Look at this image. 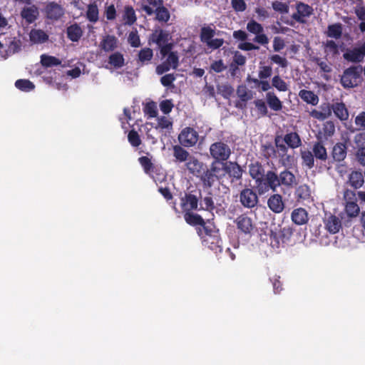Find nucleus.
Instances as JSON below:
<instances>
[{
  "label": "nucleus",
  "mask_w": 365,
  "mask_h": 365,
  "mask_svg": "<svg viewBox=\"0 0 365 365\" xmlns=\"http://www.w3.org/2000/svg\"><path fill=\"white\" fill-rule=\"evenodd\" d=\"M249 172L255 180L256 189L259 195H263L269 190L276 192L279 187L292 189L297 185L295 175L288 169H284L279 174L274 170H268L265 173L263 165L257 162L250 165Z\"/></svg>",
  "instance_id": "f257e3e1"
},
{
  "label": "nucleus",
  "mask_w": 365,
  "mask_h": 365,
  "mask_svg": "<svg viewBox=\"0 0 365 365\" xmlns=\"http://www.w3.org/2000/svg\"><path fill=\"white\" fill-rule=\"evenodd\" d=\"M294 230L290 226L280 228L278 231L271 230L269 235L270 245L274 249H279L280 247L292 246L296 244V239L294 236Z\"/></svg>",
  "instance_id": "f03ea898"
},
{
  "label": "nucleus",
  "mask_w": 365,
  "mask_h": 365,
  "mask_svg": "<svg viewBox=\"0 0 365 365\" xmlns=\"http://www.w3.org/2000/svg\"><path fill=\"white\" fill-rule=\"evenodd\" d=\"M138 162L144 173L151 178L155 182H163L166 178V175L161 165H155L151 159L147 156H141L138 158Z\"/></svg>",
  "instance_id": "7ed1b4c3"
},
{
  "label": "nucleus",
  "mask_w": 365,
  "mask_h": 365,
  "mask_svg": "<svg viewBox=\"0 0 365 365\" xmlns=\"http://www.w3.org/2000/svg\"><path fill=\"white\" fill-rule=\"evenodd\" d=\"M362 68L360 66H352L343 72L340 83L344 88H352L358 86L362 81Z\"/></svg>",
  "instance_id": "20e7f679"
},
{
  "label": "nucleus",
  "mask_w": 365,
  "mask_h": 365,
  "mask_svg": "<svg viewBox=\"0 0 365 365\" xmlns=\"http://www.w3.org/2000/svg\"><path fill=\"white\" fill-rule=\"evenodd\" d=\"M209 152L215 162H227L232 154V150L227 142L219 140L210 145Z\"/></svg>",
  "instance_id": "39448f33"
},
{
  "label": "nucleus",
  "mask_w": 365,
  "mask_h": 365,
  "mask_svg": "<svg viewBox=\"0 0 365 365\" xmlns=\"http://www.w3.org/2000/svg\"><path fill=\"white\" fill-rule=\"evenodd\" d=\"M202 199L200 190H194L185 192L180 198V206L182 212L200 211V200Z\"/></svg>",
  "instance_id": "423d86ee"
},
{
  "label": "nucleus",
  "mask_w": 365,
  "mask_h": 365,
  "mask_svg": "<svg viewBox=\"0 0 365 365\" xmlns=\"http://www.w3.org/2000/svg\"><path fill=\"white\" fill-rule=\"evenodd\" d=\"M344 200V212L349 218L356 217L360 213V207L357 204L356 193L354 190L345 189L343 193Z\"/></svg>",
  "instance_id": "0eeeda50"
},
{
  "label": "nucleus",
  "mask_w": 365,
  "mask_h": 365,
  "mask_svg": "<svg viewBox=\"0 0 365 365\" xmlns=\"http://www.w3.org/2000/svg\"><path fill=\"white\" fill-rule=\"evenodd\" d=\"M223 169L232 185L242 184L244 170L236 161L223 163Z\"/></svg>",
  "instance_id": "6e6552de"
},
{
  "label": "nucleus",
  "mask_w": 365,
  "mask_h": 365,
  "mask_svg": "<svg viewBox=\"0 0 365 365\" xmlns=\"http://www.w3.org/2000/svg\"><path fill=\"white\" fill-rule=\"evenodd\" d=\"M178 138L182 146L190 148L197 144L199 140V135L194 128L185 127L181 130Z\"/></svg>",
  "instance_id": "1a4fd4ad"
},
{
  "label": "nucleus",
  "mask_w": 365,
  "mask_h": 365,
  "mask_svg": "<svg viewBox=\"0 0 365 365\" xmlns=\"http://www.w3.org/2000/svg\"><path fill=\"white\" fill-rule=\"evenodd\" d=\"M237 230L244 235H251L256 230V225L247 214L239 215L234 221Z\"/></svg>",
  "instance_id": "9d476101"
},
{
  "label": "nucleus",
  "mask_w": 365,
  "mask_h": 365,
  "mask_svg": "<svg viewBox=\"0 0 365 365\" xmlns=\"http://www.w3.org/2000/svg\"><path fill=\"white\" fill-rule=\"evenodd\" d=\"M240 201L245 207L251 209L257 205L259 199L252 189L245 188L240 192Z\"/></svg>",
  "instance_id": "9b49d317"
},
{
  "label": "nucleus",
  "mask_w": 365,
  "mask_h": 365,
  "mask_svg": "<svg viewBox=\"0 0 365 365\" xmlns=\"http://www.w3.org/2000/svg\"><path fill=\"white\" fill-rule=\"evenodd\" d=\"M183 217L186 223L191 226H202L205 232L210 235V230L205 226V222L201 215L193 212V211H186L183 212Z\"/></svg>",
  "instance_id": "f8f14e48"
},
{
  "label": "nucleus",
  "mask_w": 365,
  "mask_h": 365,
  "mask_svg": "<svg viewBox=\"0 0 365 365\" xmlns=\"http://www.w3.org/2000/svg\"><path fill=\"white\" fill-rule=\"evenodd\" d=\"M332 108V104L329 103H323L319 106V110L313 109L309 113V115L312 118L319 120H324L331 115Z\"/></svg>",
  "instance_id": "ddd939ff"
},
{
  "label": "nucleus",
  "mask_w": 365,
  "mask_h": 365,
  "mask_svg": "<svg viewBox=\"0 0 365 365\" xmlns=\"http://www.w3.org/2000/svg\"><path fill=\"white\" fill-rule=\"evenodd\" d=\"M268 207L274 213H281L284 209V202L280 194L271 195L267 200Z\"/></svg>",
  "instance_id": "4468645a"
},
{
  "label": "nucleus",
  "mask_w": 365,
  "mask_h": 365,
  "mask_svg": "<svg viewBox=\"0 0 365 365\" xmlns=\"http://www.w3.org/2000/svg\"><path fill=\"white\" fill-rule=\"evenodd\" d=\"M237 95L240 101L236 103L235 106L238 108H243L246 106V103L251 100L253 97L252 92L245 85H240L237 88Z\"/></svg>",
  "instance_id": "2eb2a0df"
},
{
  "label": "nucleus",
  "mask_w": 365,
  "mask_h": 365,
  "mask_svg": "<svg viewBox=\"0 0 365 365\" xmlns=\"http://www.w3.org/2000/svg\"><path fill=\"white\" fill-rule=\"evenodd\" d=\"M297 13L294 14L292 17L298 22L303 23V18L308 17L312 14L313 9L304 3H299L296 6Z\"/></svg>",
  "instance_id": "dca6fc26"
},
{
  "label": "nucleus",
  "mask_w": 365,
  "mask_h": 365,
  "mask_svg": "<svg viewBox=\"0 0 365 365\" xmlns=\"http://www.w3.org/2000/svg\"><path fill=\"white\" fill-rule=\"evenodd\" d=\"M291 218L292 222L297 225H305L309 221L308 212L302 207L294 209Z\"/></svg>",
  "instance_id": "f3484780"
},
{
  "label": "nucleus",
  "mask_w": 365,
  "mask_h": 365,
  "mask_svg": "<svg viewBox=\"0 0 365 365\" xmlns=\"http://www.w3.org/2000/svg\"><path fill=\"white\" fill-rule=\"evenodd\" d=\"M346 183L355 190L359 189L364 183V175L361 172L352 171L349 175Z\"/></svg>",
  "instance_id": "a211bd4d"
},
{
  "label": "nucleus",
  "mask_w": 365,
  "mask_h": 365,
  "mask_svg": "<svg viewBox=\"0 0 365 365\" xmlns=\"http://www.w3.org/2000/svg\"><path fill=\"white\" fill-rule=\"evenodd\" d=\"M326 229L332 234L337 233L341 227V220L338 217L330 215L324 220Z\"/></svg>",
  "instance_id": "6ab92c4d"
},
{
  "label": "nucleus",
  "mask_w": 365,
  "mask_h": 365,
  "mask_svg": "<svg viewBox=\"0 0 365 365\" xmlns=\"http://www.w3.org/2000/svg\"><path fill=\"white\" fill-rule=\"evenodd\" d=\"M332 112L334 115L341 121L347 120L349 118V111L346 105L343 102H336L332 103Z\"/></svg>",
  "instance_id": "aec40b11"
},
{
  "label": "nucleus",
  "mask_w": 365,
  "mask_h": 365,
  "mask_svg": "<svg viewBox=\"0 0 365 365\" xmlns=\"http://www.w3.org/2000/svg\"><path fill=\"white\" fill-rule=\"evenodd\" d=\"M46 14L48 19L57 21L63 14V10L61 6L52 2L47 5Z\"/></svg>",
  "instance_id": "412c9836"
},
{
  "label": "nucleus",
  "mask_w": 365,
  "mask_h": 365,
  "mask_svg": "<svg viewBox=\"0 0 365 365\" xmlns=\"http://www.w3.org/2000/svg\"><path fill=\"white\" fill-rule=\"evenodd\" d=\"M200 180L207 187H211L216 181H218L217 175H215L211 169L207 168L206 165L200 173Z\"/></svg>",
  "instance_id": "4be33fe9"
},
{
  "label": "nucleus",
  "mask_w": 365,
  "mask_h": 365,
  "mask_svg": "<svg viewBox=\"0 0 365 365\" xmlns=\"http://www.w3.org/2000/svg\"><path fill=\"white\" fill-rule=\"evenodd\" d=\"M347 148L344 143H338L332 149L331 156L334 161L341 162L344 160L346 157Z\"/></svg>",
  "instance_id": "5701e85b"
},
{
  "label": "nucleus",
  "mask_w": 365,
  "mask_h": 365,
  "mask_svg": "<svg viewBox=\"0 0 365 365\" xmlns=\"http://www.w3.org/2000/svg\"><path fill=\"white\" fill-rule=\"evenodd\" d=\"M266 101L271 110L278 112L282 109V103L274 92L266 93Z\"/></svg>",
  "instance_id": "b1692460"
},
{
  "label": "nucleus",
  "mask_w": 365,
  "mask_h": 365,
  "mask_svg": "<svg viewBox=\"0 0 365 365\" xmlns=\"http://www.w3.org/2000/svg\"><path fill=\"white\" fill-rule=\"evenodd\" d=\"M187 160L188 162L186 163V165L190 173L196 175H200L203 168L205 167V165L198 159L192 156H190Z\"/></svg>",
  "instance_id": "393cba45"
},
{
  "label": "nucleus",
  "mask_w": 365,
  "mask_h": 365,
  "mask_svg": "<svg viewBox=\"0 0 365 365\" xmlns=\"http://www.w3.org/2000/svg\"><path fill=\"white\" fill-rule=\"evenodd\" d=\"M173 157L175 159V162L184 163L187 161L190 158V153L180 145H175L173 147Z\"/></svg>",
  "instance_id": "a878e982"
},
{
  "label": "nucleus",
  "mask_w": 365,
  "mask_h": 365,
  "mask_svg": "<svg viewBox=\"0 0 365 365\" xmlns=\"http://www.w3.org/2000/svg\"><path fill=\"white\" fill-rule=\"evenodd\" d=\"M282 140L292 149L299 147L302 144L301 138L296 132L287 133Z\"/></svg>",
  "instance_id": "bb28decb"
},
{
  "label": "nucleus",
  "mask_w": 365,
  "mask_h": 365,
  "mask_svg": "<svg viewBox=\"0 0 365 365\" xmlns=\"http://www.w3.org/2000/svg\"><path fill=\"white\" fill-rule=\"evenodd\" d=\"M300 98L308 104L316 106L319 103V97L314 91L302 89L299 92Z\"/></svg>",
  "instance_id": "cd10ccee"
},
{
  "label": "nucleus",
  "mask_w": 365,
  "mask_h": 365,
  "mask_svg": "<svg viewBox=\"0 0 365 365\" xmlns=\"http://www.w3.org/2000/svg\"><path fill=\"white\" fill-rule=\"evenodd\" d=\"M38 16V8L33 5L29 7H25L21 11V16L28 23H32L36 20Z\"/></svg>",
  "instance_id": "c85d7f7f"
},
{
  "label": "nucleus",
  "mask_w": 365,
  "mask_h": 365,
  "mask_svg": "<svg viewBox=\"0 0 365 365\" xmlns=\"http://www.w3.org/2000/svg\"><path fill=\"white\" fill-rule=\"evenodd\" d=\"M100 46L106 51H113L117 47V38L114 36L107 35L101 42Z\"/></svg>",
  "instance_id": "c756f323"
},
{
  "label": "nucleus",
  "mask_w": 365,
  "mask_h": 365,
  "mask_svg": "<svg viewBox=\"0 0 365 365\" xmlns=\"http://www.w3.org/2000/svg\"><path fill=\"white\" fill-rule=\"evenodd\" d=\"M83 35V31L78 24H71L67 28V36L73 41H78Z\"/></svg>",
  "instance_id": "7c9ffc66"
},
{
  "label": "nucleus",
  "mask_w": 365,
  "mask_h": 365,
  "mask_svg": "<svg viewBox=\"0 0 365 365\" xmlns=\"http://www.w3.org/2000/svg\"><path fill=\"white\" fill-rule=\"evenodd\" d=\"M312 153L317 160L325 161L327 159V149L321 142H317L314 144Z\"/></svg>",
  "instance_id": "2f4dec72"
},
{
  "label": "nucleus",
  "mask_w": 365,
  "mask_h": 365,
  "mask_svg": "<svg viewBox=\"0 0 365 365\" xmlns=\"http://www.w3.org/2000/svg\"><path fill=\"white\" fill-rule=\"evenodd\" d=\"M200 201V211L205 210L212 212L215 209L214 200L212 199V194L209 192L205 197Z\"/></svg>",
  "instance_id": "473e14b6"
},
{
  "label": "nucleus",
  "mask_w": 365,
  "mask_h": 365,
  "mask_svg": "<svg viewBox=\"0 0 365 365\" xmlns=\"http://www.w3.org/2000/svg\"><path fill=\"white\" fill-rule=\"evenodd\" d=\"M261 153L266 159L274 158L277 157L275 145H273L271 142H266L262 145Z\"/></svg>",
  "instance_id": "72a5a7b5"
},
{
  "label": "nucleus",
  "mask_w": 365,
  "mask_h": 365,
  "mask_svg": "<svg viewBox=\"0 0 365 365\" xmlns=\"http://www.w3.org/2000/svg\"><path fill=\"white\" fill-rule=\"evenodd\" d=\"M344 59L348 61L358 63L363 60L364 57L361 56L357 48H354L351 50H348L343 55Z\"/></svg>",
  "instance_id": "f704fd0d"
},
{
  "label": "nucleus",
  "mask_w": 365,
  "mask_h": 365,
  "mask_svg": "<svg viewBox=\"0 0 365 365\" xmlns=\"http://www.w3.org/2000/svg\"><path fill=\"white\" fill-rule=\"evenodd\" d=\"M48 36L42 30H32L30 33V39L34 43H44Z\"/></svg>",
  "instance_id": "c9c22d12"
},
{
  "label": "nucleus",
  "mask_w": 365,
  "mask_h": 365,
  "mask_svg": "<svg viewBox=\"0 0 365 365\" xmlns=\"http://www.w3.org/2000/svg\"><path fill=\"white\" fill-rule=\"evenodd\" d=\"M108 63L114 68H121L124 65V58L120 52L112 53L108 58Z\"/></svg>",
  "instance_id": "e433bc0d"
},
{
  "label": "nucleus",
  "mask_w": 365,
  "mask_h": 365,
  "mask_svg": "<svg viewBox=\"0 0 365 365\" xmlns=\"http://www.w3.org/2000/svg\"><path fill=\"white\" fill-rule=\"evenodd\" d=\"M15 86L20 91L29 92L34 89L35 85L28 79H19L15 82Z\"/></svg>",
  "instance_id": "4c0bfd02"
},
{
  "label": "nucleus",
  "mask_w": 365,
  "mask_h": 365,
  "mask_svg": "<svg viewBox=\"0 0 365 365\" xmlns=\"http://www.w3.org/2000/svg\"><path fill=\"white\" fill-rule=\"evenodd\" d=\"M41 63L43 66L48 68L58 66L61 64V62L58 58H57L55 56L43 54L41 56Z\"/></svg>",
  "instance_id": "58836bf2"
},
{
  "label": "nucleus",
  "mask_w": 365,
  "mask_h": 365,
  "mask_svg": "<svg viewBox=\"0 0 365 365\" xmlns=\"http://www.w3.org/2000/svg\"><path fill=\"white\" fill-rule=\"evenodd\" d=\"M301 156L302 163L309 169H312L314 167V156L312 152L309 150H302L301 151Z\"/></svg>",
  "instance_id": "ea45409f"
},
{
  "label": "nucleus",
  "mask_w": 365,
  "mask_h": 365,
  "mask_svg": "<svg viewBox=\"0 0 365 365\" xmlns=\"http://www.w3.org/2000/svg\"><path fill=\"white\" fill-rule=\"evenodd\" d=\"M223 163L224 162H215V160L210 165L211 171L217 175V180H220L225 178V171L223 169Z\"/></svg>",
  "instance_id": "a19ab883"
},
{
  "label": "nucleus",
  "mask_w": 365,
  "mask_h": 365,
  "mask_svg": "<svg viewBox=\"0 0 365 365\" xmlns=\"http://www.w3.org/2000/svg\"><path fill=\"white\" fill-rule=\"evenodd\" d=\"M295 196L298 200H304L310 197V190L307 185H299L295 190Z\"/></svg>",
  "instance_id": "79ce46f5"
},
{
  "label": "nucleus",
  "mask_w": 365,
  "mask_h": 365,
  "mask_svg": "<svg viewBox=\"0 0 365 365\" xmlns=\"http://www.w3.org/2000/svg\"><path fill=\"white\" fill-rule=\"evenodd\" d=\"M153 52L150 48H144L138 53V60L142 63H147L153 58Z\"/></svg>",
  "instance_id": "37998d69"
},
{
  "label": "nucleus",
  "mask_w": 365,
  "mask_h": 365,
  "mask_svg": "<svg viewBox=\"0 0 365 365\" xmlns=\"http://www.w3.org/2000/svg\"><path fill=\"white\" fill-rule=\"evenodd\" d=\"M282 138L279 135H277L274 138V145H275V149L277 148V153H278V157H281L282 155H285V154L288 151V146H286L283 143Z\"/></svg>",
  "instance_id": "c03bdc74"
},
{
  "label": "nucleus",
  "mask_w": 365,
  "mask_h": 365,
  "mask_svg": "<svg viewBox=\"0 0 365 365\" xmlns=\"http://www.w3.org/2000/svg\"><path fill=\"white\" fill-rule=\"evenodd\" d=\"M86 15L91 22H96L98 20V9L95 3L88 5Z\"/></svg>",
  "instance_id": "a18cd8bd"
},
{
  "label": "nucleus",
  "mask_w": 365,
  "mask_h": 365,
  "mask_svg": "<svg viewBox=\"0 0 365 365\" xmlns=\"http://www.w3.org/2000/svg\"><path fill=\"white\" fill-rule=\"evenodd\" d=\"M143 112L150 118H155L158 115L156 103L154 101L147 103L143 108Z\"/></svg>",
  "instance_id": "49530a36"
},
{
  "label": "nucleus",
  "mask_w": 365,
  "mask_h": 365,
  "mask_svg": "<svg viewBox=\"0 0 365 365\" xmlns=\"http://www.w3.org/2000/svg\"><path fill=\"white\" fill-rule=\"evenodd\" d=\"M341 24H329L327 31L329 37L339 38L342 34Z\"/></svg>",
  "instance_id": "de8ad7c7"
},
{
  "label": "nucleus",
  "mask_w": 365,
  "mask_h": 365,
  "mask_svg": "<svg viewBox=\"0 0 365 365\" xmlns=\"http://www.w3.org/2000/svg\"><path fill=\"white\" fill-rule=\"evenodd\" d=\"M245 63L246 57L240 52L236 51L233 57V62L230 65V68L235 71L237 69V66H244Z\"/></svg>",
  "instance_id": "09e8293b"
},
{
  "label": "nucleus",
  "mask_w": 365,
  "mask_h": 365,
  "mask_svg": "<svg viewBox=\"0 0 365 365\" xmlns=\"http://www.w3.org/2000/svg\"><path fill=\"white\" fill-rule=\"evenodd\" d=\"M215 34V30L212 29L210 27H204L201 30L200 33V39L201 41L205 44L207 43V42L210 41L214 37Z\"/></svg>",
  "instance_id": "8fccbe9b"
},
{
  "label": "nucleus",
  "mask_w": 365,
  "mask_h": 365,
  "mask_svg": "<svg viewBox=\"0 0 365 365\" xmlns=\"http://www.w3.org/2000/svg\"><path fill=\"white\" fill-rule=\"evenodd\" d=\"M272 85L279 91H286L288 89L287 83L279 75H276L272 78Z\"/></svg>",
  "instance_id": "3c124183"
},
{
  "label": "nucleus",
  "mask_w": 365,
  "mask_h": 365,
  "mask_svg": "<svg viewBox=\"0 0 365 365\" xmlns=\"http://www.w3.org/2000/svg\"><path fill=\"white\" fill-rule=\"evenodd\" d=\"M123 18L125 23H135L136 16L134 9L131 6H125Z\"/></svg>",
  "instance_id": "603ef678"
},
{
  "label": "nucleus",
  "mask_w": 365,
  "mask_h": 365,
  "mask_svg": "<svg viewBox=\"0 0 365 365\" xmlns=\"http://www.w3.org/2000/svg\"><path fill=\"white\" fill-rule=\"evenodd\" d=\"M155 14L156 19L160 21L166 23L170 19V13L168 10L163 6L158 7L156 9Z\"/></svg>",
  "instance_id": "864d4df0"
},
{
  "label": "nucleus",
  "mask_w": 365,
  "mask_h": 365,
  "mask_svg": "<svg viewBox=\"0 0 365 365\" xmlns=\"http://www.w3.org/2000/svg\"><path fill=\"white\" fill-rule=\"evenodd\" d=\"M128 139L130 145L133 147H138L141 144L140 135L135 130H131L128 133Z\"/></svg>",
  "instance_id": "5fc2aeb1"
},
{
  "label": "nucleus",
  "mask_w": 365,
  "mask_h": 365,
  "mask_svg": "<svg viewBox=\"0 0 365 365\" xmlns=\"http://www.w3.org/2000/svg\"><path fill=\"white\" fill-rule=\"evenodd\" d=\"M254 104L257 111L262 116L268 115V109L266 103L262 99H257L254 101Z\"/></svg>",
  "instance_id": "6e6d98bb"
},
{
  "label": "nucleus",
  "mask_w": 365,
  "mask_h": 365,
  "mask_svg": "<svg viewBox=\"0 0 365 365\" xmlns=\"http://www.w3.org/2000/svg\"><path fill=\"white\" fill-rule=\"evenodd\" d=\"M272 74V68L270 66H259L258 77L259 80L267 79L271 77Z\"/></svg>",
  "instance_id": "4d7b16f0"
},
{
  "label": "nucleus",
  "mask_w": 365,
  "mask_h": 365,
  "mask_svg": "<svg viewBox=\"0 0 365 365\" xmlns=\"http://www.w3.org/2000/svg\"><path fill=\"white\" fill-rule=\"evenodd\" d=\"M272 8L275 11L282 14H287L289 12V6L286 3L275 1L272 4Z\"/></svg>",
  "instance_id": "13d9d810"
},
{
  "label": "nucleus",
  "mask_w": 365,
  "mask_h": 365,
  "mask_svg": "<svg viewBox=\"0 0 365 365\" xmlns=\"http://www.w3.org/2000/svg\"><path fill=\"white\" fill-rule=\"evenodd\" d=\"M165 62L173 69H176L179 64V58L175 52H170L168 55Z\"/></svg>",
  "instance_id": "bf43d9fd"
},
{
  "label": "nucleus",
  "mask_w": 365,
  "mask_h": 365,
  "mask_svg": "<svg viewBox=\"0 0 365 365\" xmlns=\"http://www.w3.org/2000/svg\"><path fill=\"white\" fill-rule=\"evenodd\" d=\"M272 63L278 64L282 68H287L288 66V61L286 58L282 57L278 54L272 55L269 57Z\"/></svg>",
  "instance_id": "052dcab7"
},
{
  "label": "nucleus",
  "mask_w": 365,
  "mask_h": 365,
  "mask_svg": "<svg viewBox=\"0 0 365 365\" xmlns=\"http://www.w3.org/2000/svg\"><path fill=\"white\" fill-rule=\"evenodd\" d=\"M323 133L324 136L331 137L335 132V126L332 121H327L323 125Z\"/></svg>",
  "instance_id": "680f3d73"
},
{
  "label": "nucleus",
  "mask_w": 365,
  "mask_h": 365,
  "mask_svg": "<svg viewBox=\"0 0 365 365\" xmlns=\"http://www.w3.org/2000/svg\"><path fill=\"white\" fill-rule=\"evenodd\" d=\"M354 123L359 130H365V111L359 113L356 116Z\"/></svg>",
  "instance_id": "e2e57ef3"
},
{
  "label": "nucleus",
  "mask_w": 365,
  "mask_h": 365,
  "mask_svg": "<svg viewBox=\"0 0 365 365\" xmlns=\"http://www.w3.org/2000/svg\"><path fill=\"white\" fill-rule=\"evenodd\" d=\"M173 108L172 100H164L160 103V108L164 114H169Z\"/></svg>",
  "instance_id": "0e129e2a"
},
{
  "label": "nucleus",
  "mask_w": 365,
  "mask_h": 365,
  "mask_svg": "<svg viewBox=\"0 0 365 365\" xmlns=\"http://www.w3.org/2000/svg\"><path fill=\"white\" fill-rule=\"evenodd\" d=\"M21 41L19 38H14L9 45V50L13 53H15L21 50Z\"/></svg>",
  "instance_id": "69168bd1"
},
{
  "label": "nucleus",
  "mask_w": 365,
  "mask_h": 365,
  "mask_svg": "<svg viewBox=\"0 0 365 365\" xmlns=\"http://www.w3.org/2000/svg\"><path fill=\"white\" fill-rule=\"evenodd\" d=\"M219 93L224 98H229L233 93V88L230 85H222L217 87Z\"/></svg>",
  "instance_id": "338daca9"
},
{
  "label": "nucleus",
  "mask_w": 365,
  "mask_h": 365,
  "mask_svg": "<svg viewBox=\"0 0 365 365\" xmlns=\"http://www.w3.org/2000/svg\"><path fill=\"white\" fill-rule=\"evenodd\" d=\"M175 76L173 73L166 74L161 77L160 83L163 86L170 87L173 86V83L175 81Z\"/></svg>",
  "instance_id": "774afa93"
}]
</instances>
